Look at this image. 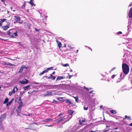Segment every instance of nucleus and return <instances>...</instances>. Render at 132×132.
<instances>
[{
    "instance_id": "obj_35",
    "label": "nucleus",
    "mask_w": 132,
    "mask_h": 132,
    "mask_svg": "<svg viewBox=\"0 0 132 132\" xmlns=\"http://www.w3.org/2000/svg\"><path fill=\"white\" fill-rule=\"evenodd\" d=\"M14 35L16 36H18L17 32H14Z\"/></svg>"
},
{
    "instance_id": "obj_10",
    "label": "nucleus",
    "mask_w": 132,
    "mask_h": 132,
    "mask_svg": "<svg viewBox=\"0 0 132 132\" xmlns=\"http://www.w3.org/2000/svg\"><path fill=\"white\" fill-rule=\"evenodd\" d=\"M27 67H26L25 66L22 65L21 67L20 68L19 71V73H21L22 72L24 68L27 69Z\"/></svg>"
},
{
    "instance_id": "obj_15",
    "label": "nucleus",
    "mask_w": 132,
    "mask_h": 132,
    "mask_svg": "<svg viewBox=\"0 0 132 132\" xmlns=\"http://www.w3.org/2000/svg\"><path fill=\"white\" fill-rule=\"evenodd\" d=\"M65 118H64V117H60L58 120V123H59L61 122V121H62Z\"/></svg>"
},
{
    "instance_id": "obj_19",
    "label": "nucleus",
    "mask_w": 132,
    "mask_h": 132,
    "mask_svg": "<svg viewBox=\"0 0 132 132\" xmlns=\"http://www.w3.org/2000/svg\"><path fill=\"white\" fill-rule=\"evenodd\" d=\"M50 77H48V79H50V78H51L53 80H54L55 78V77L53 76L52 75V74H51L50 75Z\"/></svg>"
},
{
    "instance_id": "obj_44",
    "label": "nucleus",
    "mask_w": 132,
    "mask_h": 132,
    "mask_svg": "<svg viewBox=\"0 0 132 132\" xmlns=\"http://www.w3.org/2000/svg\"><path fill=\"white\" fill-rule=\"evenodd\" d=\"M88 108H84V109L85 110H87L88 109Z\"/></svg>"
},
{
    "instance_id": "obj_38",
    "label": "nucleus",
    "mask_w": 132,
    "mask_h": 132,
    "mask_svg": "<svg viewBox=\"0 0 132 132\" xmlns=\"http://www.w3.org/2000/svg\"><path fill=\"white\" fill-rule=\"evenodd\" d=\"M116 76V75H112V79H113Z\"/></svg>"
},
{
    "instance_id": "obj_31",
    "label": "nucleus",
    "mask_w": 132,
    "mask_h": 132,
    "mask_svg": "<svg viewBox=\"0 0 132 132\" xmlns=\"http://www.w3.org/2000/svg\"><path fill=\"white\" fill-rule=\"evenodd\" d=\"M49 70V69L47 68L45 70H44V71L45 72V73L47 72H48V71Z\"/></svg>"
},
{
    "instance_id": "obj_16",
    "label": "nucleus",
    "mask_w": 132,
    "mask_h": 132,
    "mask_svg": "<svg viewBox=\"0 0 132 132\" xmlns=\"http://www.w3.org/2000/svg\"><path fill=\"white\" fill-rule=\"evenodd\" d=\"M56 42L58 44L59 47V48H60L61 47V46H62V44H61V43L60 42H59V41L58 40H56Z\"/></svg>"
},
{
    "instance_id": "obj_64",
    "label": "nucleus",
    "mask_w": 132,
    "mask_h": 132,
    "mask_svg": "<svg viewBox=\"0 0 132 132\" xmlns=\"http://www.w3.org/2000/svg\"><path fill=\"white\" fill-rule=\"evenodd\" d=\"M71 77V76H70V77H69V78H70Z\"/></svg>"
},
{
    "instance_id": "obj_29",
    "label": "nucleus",
    "mask_w": 132,
    "mask_h": 132,
    "mask_svg": "<svg viewBox=\"0 0 132 132\" xmlns=\"http://www.w3.org/2000/svg\"><path fill=\"white\" fill-rule=\"evenodd\" d=\"M63 66L64 67H66L69 66V64L67 63L65 64H63Z\"/></svg>"
},
{
    "instance_id": "obj_24",
    "label": "nucleus",
    "mask_w": 132,
    "mask_h": 132,
    "mask_svg": "<svg viewBox=\"0 0 132 132\" xmlns=\"http://www.w3.org/2000/svg\"><path fill=\"white\" fill-rule=\"evenodd\" d=\"M110 111L112 114H116V112L115 110H112Z\"/></svg>"
},
{
    "instance_id": "obj_23",
    "label": "nucleus",
    "mask_w": 132,
    "mask_h": 132,
    "mask_svg": "<svg viewBox=\"0 0 132 132\" xmlns=\"http://www.w3.org/2000/svg\"><path fill=\"white\" fill-rule=\"evenodd\" d=\"M29 3L32 6H35V5L34 4L32 0H30Z\"/></svg>"
},
{
    "instance_id": "obj_50",
    "label": "nucleus",
    "mask_w": 132,
    "mask_h": 132,
    "mask_svg": "<svg viewBox=\"0 0 132 132\" xmlns=\"http://www.w3.org/2000/svg\"><path fill=\"white\" fill-rule=\"evenodd\" d=\"M95 131H93L92 130L89 131L88 132H95Z\"/></svg>"
},
{
    "instance_id": "obj_22",
    "label": "nucleus",
    "mask_w": 132,
    "mask_h": 132,
    "mask_svg": "<svg viewBox=\"0 0 132 132\" xmlns=\"http://www.w3.org/2000/svg\"><path fill=\"white\" fill-rule=\"evenodd\" d=\"M8 101L9 99L8 98H6L5 99L4 101L3 102V103L5 104L6 103H7L8 102Z\"/></svg>"
},
{
    "instance_id": "obj_63",
    "label": "nucleus",
    "mask_w": 132,
    "mask_h": 132,
    "mask_svg": "<svg viewBox=\"0 0 132 132\" xmlns=\"http://www.w3.org/2000/svg\"><path fill=\"white\" fill-rule=\"evenodd\" d=\"M34 123L36 124V122H35Z\"/></svg>"
},
{
    "instance_id": "obj_4",
    "label": "nucleus",
    "mask_w": 132,
    "mask_h": 132,
    "mask_svg": "<svg viewBox=\"0 0 132 132\" xmlns=\"http://www.w3.org/2000/svg\"><path fill=\"white\" fill-rule=\"evenodd\" d=\"M14 19L15 20V21L14 22V23H15V22H17L20 21V18L18 16H14Z\"/></svg>"
},
{
    "instance_id": "obj_12",
    "label": "nucleus",
    "mask_w": 132,
    "mask_h": 132,
    "mask_svg": "<svg viewBox=\"0 0 132 132\" xmlns=\"http://www.w3.org/2000/svg\"><path fill=\"white\" fill-rule=\"evenodd\" d=\"M64 101H65V102L67 103L68 105H70L72 104L70 100L66 99Z\"/></svg>"
},
{
    "instance_id": "obj_46",
    "label": "nucleus",
    "mask_w": 132,
    "mask_h": 132,
    "mask_svg": "<svg viewBox=\"0 0 132 132\" xmlns=\"http://www.w3.org/2000/svg\"><path fill=\"white\" fill-rule=\"evenodd\" d=\"M1 1L2 2H3V3L5 4V3H4V0H1Z\"/></svg>"
},
{
    "instance_id": "obj_7",
    "label": "nucleus",
    "mask_w": 132,
    "mask_h": 132,
    "mask_svg": "<svg viewBox=\"0 0 132 132\" xmlns=\"http://www.w3.org/2000/svg\"><path fill=\"white\" fill-rule=\"evenodd\" d=\"M79 124L80 125H85V123H84V122L85 123L86 121L85 119L84 120L83 119H80L79 120Z\"/></svg>"
},
{
    "instance_id": "obj_51",
    "label": "nucleus",
    "mask_w": 132,
    "mask_h": 132,
    "mask_svg": "<svg viewBox=\"0 0 132 132\" xmlns=\"http://www.w3.org/2000/svg\"><path fill=\"white\" fill-rule=\"evenodd\" d=\"M125 118H126H126H128V117L127 116H125Z\"/></svg>"
},
{
    "instance_id": "obj_9",
    "label": "nucleus",
    "mask_w": 132,
    "mask_h": 132,
    "mask_svg": "<svg viewBox=\"0 0 132 132\" xmlns=\"http://www.w3.org/2000/svg\"><path fill=\"white\" fill-rule=\"evenodd\" d=\"M128 15L129 17L132 18V7L129 11Z\"/></svg>"
},
{
    "instance_id": "obj_26",
    "label": "nucleus",
    "mask_w": 132,
    "mask_h": 132,
    "mask_svg": "<svg viewBox=\"0 0 132 132\" xmlns=\"http://www.w3.org/2000/svg\"><path fill=\"white\" fill-rule=\"evenodd\" d=\"M84 89H86L87 90H91V89H92V88H87L85 86L84 87Z\"/></svg>"
},
{
    "instance_id": "obj_11",
    "label": "nucleus",
    "mask_w": 132,
    "mask_h": 132,
    "mask_svg": "<svg viewBox=\"0 0 132 132\" xmlns=\"http://www.w3.org/2000/svg\"><path fill=\"white\" fill-rule=\"evenodd\" d=\"M0 130H4V128L3 126V125L2 124V122L0 121Z\"/></svg>"
},
{
    "instance_id": "obj_53",
    "label": "nucleus",
    "mask_w": 132,
    "mask_h": 132,
    "mask_svg": "<svg viewBox=\"0 0 132 132\" xmlns=\"http://www.w3.org/2000/svg\"><path fill=\"white\" fill-rule=\"evenodd\" d=\"M78 51H79V50H77V51H76V53H78Z\"/></svg>"
},
{
    "instance_id": "obj_13",
    "label": "nucleus",
    "mask_w": 132,
    "mask_h": 132,
    "mask_svg": "<svg viewBox=\"0 0 132 132\" xmlns=\"http://www.w3.org/2000/svg\"><path fill=\"white\" fill-rule=\"evenodd\" d=\"M18 89L17 87L16 86H15L14 87V88L13 89L12 91L13 93H14L16 92L17 91Z\"/></svg>"
},
{
    "instance_id": "obj_42",
    "label": "nucleus",
    "mask_w": 132,
    "mask_h": 132,
    "mask_svg": "<svg viewBox=\"0 0 132 132\" xmlns=\"http://www.w3.org/2000/svg\"><path fill=\"white\" fill-rule=\"evenodd\" d=\"M121 33L122 32L121 31H119L117 33V34H121Z\"/></svg>"
},
{
    "instance_id": "obj_3",
    "label": "nucleus",
    "mask_w": 132,
    "mask_h": 132,
    "mask_svg": "<svg viewBox=\"0 0 132 132\" xmlns=\"http://www.w3.org/2000/svg\"><path fill=\"white\" fill-rule=\"evenodd\" d=\"M6 114L4 113L3 114L1 115L0 117V121L2 122V121L4 120L6 118Z\"/></svg>"
},
{
    "instance_id": "obj_20",
    "label": "nucleus",
    "mask_w": 132,
    "mask_h": 132,
    "mask_svg": "<svg viewBox=\"0 0 132 132\" xmlns=\"http://www.w3.org/2000/svg\"><path fill=\"white\" fill-rule=\"evenodd\" d=\"M9 28V26H5L4 27H3V29L4 30H6Z\"/></svg>"
},
{
    "instance_id": "obj_5",
    "label": "nucleus",
    "mask_w": 132,
    "mask_h": 132,
    "mask_svg": "<svg viewBox=\"0 0 132 132\" xmlns=\"http://www.w3.org/2000/svg\"><path fill=\"white\" fill-rule=\"evenodd\" d=\"M31 85H29L23 87V88H24V90L26 92L30 88V87Z\"/></svg>"
},
{
    "instance_id": "obj_2",
    "label": "nucleus",
    "mask_w": 132,
    "mask_h": 132,
    "mask_svg": "<svg viewBox=\"0 0 132 132\" xmlns=\"http://www.w3.org/2000/svg\"><path fill=\"white\" fill-rule=\"evenodd\" d=\"M28 82V80L25 78L23 80H20L19 81V82L21 84H27Z\"/></svg>"
},
{
    "instance_id": "obj_28",
    "label": "nucleus",
    "mask_w": 132,
    "mask_h": 132,
    "mask_svg": "<svg viewBox=\"0 0 132 132\" xmlns=\"http://www.w3.org/2000/svg\"><path fill=\"white\" fill-rule=\"evenodd\" d=\"M24 115L28 116H32V114H23Z\"/></svg>"
},
{
    "instance_id": "obj_39",
    "label": "nucleus",
    "mask_w": 132,
    "mask_h": 132,
    "mask_svg": "<svg viewBox=\"0 0 132 132\" xmlns=\"http://www.w3.org/2000/svg\"><path fill=\"white\" fill-rule=\"evenodd\" d=\"M33 84H39V83L38 82H33L32 83Z\"/></svg>"
},
{
    "instance_id": "obj_61",
    "label": "nucleus",
    "mask_w": 132,
    "mask_h": 132,
    "mask_svg": "<svg viewBox=\"0 0 132 132\" xmlns=\"http://www.w3.org/2000/svg\"><path fill=\"white\" fill-rule=\"evenodd\" d=\"M11 37H14L13 36V35H12V36H11Z\"/></svg>"
},
{
    "instance_id": "obj_34",
    "label": "nucleus",
    "mask_w": 132,
    "mask_h": 132,
    "mask_svg": "<svg viewBox=\"0 0 132 132\" xmlns=\"http://www.w3.org/2000/svg\"><path fill=\"white\" fill-rule=\"evenodd\" d=\"M10 34H11V32L10 31V30H9V31H8L7 32V35H11Z\"/></svg>"
},
{
    "instance_id": "obj_36",
    "label": "nucleus",
    "mask_w": 132,
    "mask_h": 132,
    "mask_svg": "<svg viewBox=\"0 0 132 132\" xmlns=\"http://www.w3.org/2000/svg\"><path fill=\"white\" fill-rule=\"evenodd\" d=\"M116 67H113V68H112V69H111V71H112L113 70H114L115 69H116Z\"/></svg>"
},
{
    "instance_id": "obj_30",
    "label": "nucleus",
    "mask_w": 132,
    "mask_h": 132,
    "mask_svg": "<svg viewBox=\"0 0 132 132\" xmlns=\"http://www.w3.org/2000/svg\"><path fill=\"white\" fill-rule=\"evenodd\" d=\"M130 25L129 24L128 26V30L130 31V30L131 28L130 29Z\"/></svg>"
},
{
    "instance_id": "obj_32",
    "label": "nucleus",
    "mask_w": 132,
    "mask_h": 132,
    "mask_svg": "<svg viewBox=\"0 0 132 132\" xmlns=\"http://www.w3.org/2000/svg\"><path fill=\"white\" fill-rule=\"evenodd\" d=\"M45 72H44V71H43L41 73H40L39 75H43V74H44V73H45Z\"/></svg>"
},
{
    "instance_id": "obj_55",
    "label": "nucleus",
    "mask_w": 132,
    "mask_h": 132,
    "mask_svg": "<svg viewBox=\"0 0 132 132\" xmlns=\"http://www.w3.org/2000/svg\"><path fill=\"white\" fill-rule=\"evenodd\" d=\"M106 127H107V128H109V127L110 126H108V125H107V126H106Z\"/></svg>"
},
{
    "instance_id": "obj_48",
    "label": "nucleus",
    "mask_w": 132,
    "mask_h": 132,
    "mask_svg": "<svg viewBox=\"0 0 132 132\" xmlns=\"http://www.w3.org/2000/svg\"><path fill=\"white\" fill-rule=\"evenodd\" d=\"M63 115V114L62 113H61L60 114H59V116H61V115Z\"/></svg>"
},
{
    "instance_id": "obj_25",
    "label": "nucleus",
    "mask_w": 132,
    "mask_h": 132,
    "mask_svg": "<svg viewBox=\"0 0 132 132\" xmlns=\"http://www.w3.org/2000/svg\"><path fill=\"white\" fill-rule=\"evenodd\" d=\"M74 98H75V100H76V102H78V97H74Z\"/></svg>"
},
{
    "instance_id": "obj_40",
    "label": "nucleus",
    "mask_w": 132,
    "mask_h": 132,
    "mask_svg": "<svg viewBox=\"0 0 132 132\" xmlns=\"http://www.w3.org/2000/svg\"><path fill=\"white\" fill-rule=\"evenodd\" d=\"M24 91L23 92H21L20 93V94L22 96V95L23 94V93L24 92Z\"/></svg>"
},
{
    "instance_id": "obj_54",
    "label": "nucleus",
    "mask_w": 132,
    "mask_h": 132,
    "mask_svg": "<svg viewBox=\"0 0 132 132\" xmlns=\"http://www.w3.org/2000/svg\"><path fill=\"white\" fill-rule=\"evenodd\" d=\"M93 91H91L90 92V93H93Z\"/></svg>"
},
{
    "instance_id": "obj_57",
    "label": "nucleus",
    "mask_w": 132,
    "mask_h": 132,
    "mask_svg": "<svg viewBox=\"0 0 132 132\" xmlns=\"http://www.w3.org/2000/svg\"><path fill=\"white\" fill-rule=\"evenodd\" d=\"M19 23H22V22H19Z\"/></svg>"
},
{
    "instance_id": "obj_49",
    "label": "nucleus",
    "mask_w": 132,
    "mask_h": 132,
    "mask_svg": "<svg viewBox=\"0 0 132 132\" xmlns=\"http://www.w3.org/2000/svg\"><path fill=\"white\" fill-rule=\"evenodd\" d=\"M132 6V4L131 3L129 5V6Z\"/></svg>"
},
{
    "instance_id": "obj_17",
    "label": "nucleus",
    "mask_w": 132,
    "mask_h": 132,
    "mask_svg": "<svg viewBox=\"0 0 132 132\" xmlns=\"http://www.w3.org/2000/svg\"><path fill=\"white\" fill-rule=\"evenodd\" d=\"M14 100L13 98L12 99H11V101H9L8 103H7V104H6L7 106H8L9 105H11V103H12V102H13Z\"/></svg>"
},
{
    "instance_id": "obj_37",
    "label": "nucleus",
    "mask_w": 132,
    "mask_h": 132,
    "mask_svg": "<svg viewBox=\"0 0 132 132\" xmlns=\"http://www.w3.org/2000/svg\"><path fill=\"white\" fill-rule=\"evenodd\" d=\"M49 69V70H52L53 69V67H51L49 68H48Z\"/></svg>"
},
{
    "instance_id": "obj_47",
    "label": "nucleus",
    "mask_w": 132,
    "mask_h": 132,
    "mask_svg": "<svg viewBox=\"0 0 132 132\" xmlns=\"http://www.w3.org/2000/svg\"><path fill=\"white\" fill-rule=\"evenodd\" d=\"M129 125V126H132V123L130 124Z\"/></svg>"
},
{
    "instance_id": "obj_60",
    "label": "nucleus",
    "mask_w": 132,
    "mask_h": 132,
    "mask_svg": "<svg viewBox=\"0 0 132 132\" xmlns=\"http://www.w3.org/2000/svg\"><path fill=\"white\" fill-rule=\"evenodd\" d=\"M102 106H103L102 105H101V106H100V108L102 107Z\"/></svg>"
},
{
    "instance_id": "obj_62",
    "label": "nucleus",
    "mask_w": 132,
    "mask_h": 132,
    "mask_svg": "<svg viewBox=\"0 0 132 132\" xmlns=\"http://www.w3.org/2000/svg\"><path fill=\"white\" fill-rule=\"evenodd\" d=\"M70 71H71V72H72V70H70Z\"/></svg>"
},
{
    "instance_id": "obj_21",
    "label": "nucleus",
    "mask_w": 132,
    "mask_h": 132,
    "mask_svg": "<svg viewBox=\"0 0 132 132\" xmlns=\"http://www.w3.org/2000/svg\"><path fill=\"white\" fill-rule=\"evenodd\" d=\"M51 95H52V92H47L46 94H45V96H50Z\"/></svg>"
},
{
    "instance_id": "obj_41",
    "label": "nucleus",
    "mask_w": 132,
    "mask_h": 132,
    "mask_svg": "<svg viewBox=\"0 0 132 132\" xmlns=\"http://www.w3.org/2000/svg\"><path fill=\"white\" fill-rule=\"evenodd\" d=\"M68 46L71 49H73V48H72V47H71L70 46V45H68Z\"/></svg>"
},
{
    "instance_id": "obj_18",
    "label": "nucleus",
    "mask_w": 132,
    "mask_h": 132,
    "mask_svg": "<svg viewBox=\"0 0 132 132\" xmlns=\"http://www.w3.org/2000/svg\"><path fill=\"white\" fill-rule=\"evenodd\" d=\"M64 77L62 76H57L56 80H59L64 78Z\"/></svg>"
},
{
    "instance_id": "obj_58",
    "label": "nucleus",
    "mask_w": 132,
    "mask_h": 132,
    "mask_svg": "<svg viewBox=\"0 0 132 132\" xmlns=\"http://www.w3.org/2000/svg\"><path fill=\"white\" fill-rule=\"evenodd\" d=\"M2 25V24L1 23V22H0V26H1Z\"/></svg>"
},
{
    "instance_id": "obj_52",
    "label": "nucleus",
    "mask_w": 132,
    "mask_h": 132,
    "mask_svg": "<svg viewBox=\"0 0 132 132\" xmlns=\"http://www.w3.org/2000/svg\"><path fill=\"white\" fill-rule=\"evenodd\" d=\"M55 73V72H53L52 73V75H54V74Z\"/></svg>"
},
{
    "instance_id": "obj_1",
    "label": "nucleus",
    "mask_w": 132,
    "mask_h": 132,
    "mask_svg": "<svg viewBox=\"0 0 132 132\" xmlns=\"http://www.w3.org/2000/svg\"><path fill=\"white\" fill-rule=\"evenodd\" d=\"M123 71L126 74H127L129 71V68L128 66L126 64L123 63L122 64Z\"/></svg>"
},
{
    "instance_id": "obj_27",
    "label": "nucleus",
    "mask_w": 132,
    "mask_h": 132,
    "mask_svg": "<svg viewBox=\"0 0 132 132\" xmlns=\"http://www.w3.org/2000/svg\"><path fill=\"white\" fill-rule=\"evenodd\" d=\"M14 94V93H13L12 91L11 92H9V96H11L12 95V94Z\"/></svg>"
},
{
    "instance_id": "obj_56",
    "label": "nucleus",
    "mask_w": 132,
    "mask_h": 132,
    "mask_svg": "<svg viewBox=\"0 0 132 132\" xmlns=\"http://www.w3.org/2000/svg\"><path fill=\"white\" fill-rule=\"evenodd\" d=\"M118 129V127H117V128H114V129Z\"/></svg>"
},
{
    "instance_id": "obj_6",
    "label": "nucleus",
    "mask_w": 132,
    "mask_h": 132,
    "mask_svg": "<svg viewBox=\"0 0 132 132\" xmlns=\"http://www.w3.org/2000/svg\"><path fill=\"white\" fill-rule=\"evenodd\" d=\"M74 112V111H72L71 110H69L68 113H69V114L68 116L66 117V118H68V117H69L70 116V119L72 117V115L73 113Z\"/></svg>"
},
{
    "instance_id": "obj_14",
    "label": "nucleus",
    "mask_w": 132,
    "mask_h": 132,
    "mask_svg": "<svg viewBox=\"0 0 132 132\" xmlns=\"http://www.w3.org/2000/svg\"><path fill=\"white\" fill-rule=\"evenodd\" d=\"M53 121V119H51L49 118L47 119L44 120L43 121V122H51Z\"/></svg>"
},
{
    "instance_id": "obj_8",
    "label": "nucleus",
    "mask_w": 132,
    "mask_h": 132,
    "mask_svg": "<svg viewBox=\"0 0 132 132\" xmlns=\"http://www.w3.org/2000/svg\"><path fill=\"white\" fill-rule=\"evenodd\" d=\"M21 108H17L16 111L17 114L18 116H20L21 112Z\"/></svg>"
},
{
    "instance_id": "obj_45",
    "label": "nucleus",
    "mask_w": 132,
    "mask_h": 132,
    "mask_svg": "<svg viewBox=\"0 0 132 132\" xmlns=\"http://www.w3.org/2000/svg\"><path fill=\"white\" fill-rule=\"evenodd\" d=\"M122 75H123V74H122V73L120 74V77H122Z\"/></svg>"
},
{
    "instance_id": "obj_59",
    "label": "nucleus",
    "mask_w": 132,
    "mask_h": 132,
    "mask_svg": "<svg viewBox=\"0 0 132 132\" xmlns=\"http://www.w3.org/2000/svg\"><path fill=\"white\" fill-rule=\"evenodd\" d=\"M126 119V118H124L123 119V120H125Z\"/></svg>"
},
{
    "instance_id": "obj_33",
    "label": "nucleus",
    "mask_w": 132,
    "mask_h": 132,
    "mask_svg": "<svg viewBox=\"0 0 132 132\" xmlns=\"http://www.w3.org/2000/svg\"><path fill=\"white\" fill-rule=\"evenodd\" d=\"M1 21L2 22H3L6 20V19H1Z\"/></svg>"
},
{
    "instance_id": "obj_43",
    "label": "nucleus",
    "mask_w": 132,
    "mask_h": 132,
    "mask_svg": "<svg viewBox=\"0 0 132 132\" xmlns=\"http://www.w3.org/2000/svg\"><path fill=\"white\" fill-rule=\"evenodd\" d=\"M128 120H131V118L130 117V116H129L128 117Z\"/></svg>"
}]
</instances>
